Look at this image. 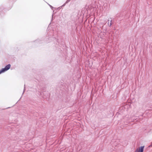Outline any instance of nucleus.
<instances>
[{
  "label": "nucleus",
  "mask_w": 152,
  "mask_h": 152,
  "mask_svg": "<svg viewBox=\"0 0 152 152\" xmlns=\"http://www.w3.org/2000/svg\"><path fill=\"white\" fill-rule=\"evenodd\" d=\"M11 65L10 64H9L7 66H10Z\"/></svg>",
  "instance_id": "nucleus-3"
},
{
  "label": "nucleus",
  "mask_w": 152,
  "mask_h": 152,
  "mask_svg": "<svg viewBox=\"0 0 152 152\" xmlns=\"http://www.w3.org/2000/svg\"><path fill=\"white\" fill-rule=\"evenodd\" d=\"M149 147H152V142L151 143V145H150Z\"/></svg>",
  "instance_id": "nucleus-4"
},
{
  "label": "nucleus",
  "mask_w": 152,
  "mask_h": 152,
  "mask_svg": "<svg viewBox=\"0 0 152 152\" xmlns=\"http://www.w3.org/2000/svg\"><path fill=\"white\" fill-rule=\"evenodd\" d=\"M10 68V67H4V68L2 69L1 70H0V74L8 70Z\"/></svg>",
  "instance_id": "nucleus-2"
},
{
  "label": "nucleus",
  "mask_w": 152,
  "mask_h": 152,
  "mask_svg": "<svg viewBox=\"0 0 152 152\" xmlns=\"http://www.w3.org/2000/svg\"><path fill=\"white\" fill-rule=\"evenodd\" d=\"M144 147V146H141L138 149H137L135 152H143Z\"/></svg>",
  "instance_id": "nucleus-1"
},
{
  "label": "nucleus",
  "mask_w": 152,
  "mask_h": 152,
  "mask_svg": "<svg viewBox=\"0 0 152 152\" xmlns=\"http://www.w3.org/2000/svg\"><path fill=\"white\" fill-rule=\"evenodd\" d=\"M24 86H25V85H24ZM25 87H24V90L23 92H24V90H25Z\"/></svg>",
  "instance_id": "nucleus-5"
}]
</instances>
